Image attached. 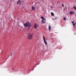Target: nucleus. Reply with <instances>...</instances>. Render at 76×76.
Segmentation results:
<instances>
[{"label": "nucleus", "instance_id": "1", "mask_svg": "<svg viewBox=\"0 0 76 76\" xmlns=\"http://www.w3.org/2000/svg\"><path fill=\"white\" fill-rule=\"evenodd\" d=\"M31 24L29 23V22H27L26 23L24 24V26L26 27H28V28H30L31 27Z\"/></svg>", "mask_w": 76, "mask_h": 76}, {"label": "nucleus", "instance_id": "2", "mask_svg": "<svg viewBox=\"0 0 76 76\" xmlns=\"http://www.w3.org/2000/svg\"><path fill=\"white\" fill-rule=\"evenodd\" d=\"M33 36V34H29L28 35V39H32Z\"/></svg>", "mask_w": 76, "mask_h": 76}, {"label": "nucleus", "instance_id": "3", "mask_svg": "<svg viewBox=\"0 0 76 76\" xmlns=\"http://www.w3.org/2000/svg\"><path fill=\"white\" fill-rule=\"evenodd\" d=\"M43 39L45 44L46 45H47V42H46V40H45V37H43Z\"/></svg>", "mask_w": 76, "mask_h": 76}, {"label": "nucleus", "instance_id": "4", "mask_svg": "<svg viewBox=\"0 0 76 76\" xmlns=\"http://www.w3.org/2000/svg\"><path fill=\"white\" fill-rule=\"evenodd\" d=\"M17 4H18L19 5H20V4H21V1H20V0H18L17 1Z\"/></svg>", "mask_w": 76, "mask_h": 76}, {"label": "nucleus", "instance_id": "5", "mask_svg": "<svg viewBox=\"0 0 76 76\" xmlns=\"http://www.w3.org/2000/svg\"><path fill=\"white\" fill-rule=\"evenodd\" d=\"M38 24H35L34 27L35 29H37V27H38Z\"/></svg>", "mask_w": 76, "mask_h": 76}, {"label": "nucleus", "instance_id": "6", "mask_svg": "<svg viewBox=\"0 0 76 76\" xmlns=\"http://www.w3.org/2000/svg\"><path fill=\"white\" fill-rule=\"evenodd\" d=\"M70 15H73L75 13V12L74 11H71L69 13Z\"/></svg>", "mask_w": 76, "mask_h": 76}, {"label": "nucleus", "instance_id": "7", "mask_svg": "<svg viewBox=\"0 0 76 76\" xmlns=\"http://www.w3.org/2000/svg\"><path fill=\"white\" fill-rule=\"evenodd\" d=\"M72 23L73 26H75L76 25V23H75V22L74 21H72Z\"/></svg>", "mask_w": 76, "mask_h": 76}, {"label": "nucleus", "instance_id": "8", "mask_svg": "<svg viewBox=\"0 0 76 76\" xmlns=\"http://www.w3.org/2000/svg\"><path fill=\"white\" fill-rule=\"evenodd\" d=\"M31 9L32 10H33V11H34V10H35V7H31Z\"/></svg>", "mask_w": 76, "mask_h": 76}, {"label": "nucleus", "instance_id": "9", "mask_svg": "<svg viewBox=\"0 0 76 76\" xmlns=\"http://www.w3.org/2000/svg\"><path fill=\"white\" fill-rule=\"evenodd\" d=\"M41 23H42L44 24L45 23V22L44 20H42V21L41 22Z\"/></svg>", "mask_w": 76, "mask_h": 76}, {"label": "nucleus", "instance_id": "10", "mask_svg": "<svg viewBox=\"0 0 76 76\" xmlns=\"http://www.w3.org/2000/svg\"><path fill=\"white\" fill-rule=\"evenodd\" d=\"M10 56H11V57H12V56H13V53L12 52L11 53Z\"/></svg>", "mask_w": 76, "mask_h": 76}, {"label": "nucleus", "instance_id": "11", "mask_svg": "<svg viewBox=\"0 0 76 76\" xmlns=\"http://www.w3.org/2000/svg\"><path fill=\"white\" fill-rule=\"evenodd\" d=\"M49 30H51V27L50 26H49Z\"/></svg>", "mask_w": 76, "mask_h": 76}, {"label": "nucleus", "instance_id": "12", "mask_svg": "<svg viewBox=\"0 0 76 76\" xmlns=\"http://www.w3.org/2000/svg\"><path fill=\"white\" fill-rule=\"evenodd\" d=\"M73 8L74 10H76V7L74 6L73 7Z\"/></svg>", "mask_w": 76, "mask_h": 76}, {"label": "nucleus", "instance_id": "13", "mask_svg": "<svg viewBox=\"0 0 76 76\" xmlns=\"http://www.w3.org/2000/svg\"><path fill=\"white\" fill-rule=\"evenodd\" d=\"M51 14L53 15L54 16V13L53 12H51Z\"/></svg>", "mask_w": 76, "mask_h": 76}, {"label": "nucleus", "instance_id": "14", "mask_svg": "<svg viewBox=\"0 0 76 76\" xmlns=\"http://www.w3.org/2000/svg\"><path fill=\"white\" fill-rule=\"evenodd\" d=\"M41 19H45V18H44L43 17H41Z\"/></svg>", "mask_w": 76, "mask_h": 76}, {"label": "nucleus", "instance_id": "15", "mask_svg": "<svg viewBox=\"0 0 76 76\" xmlns=\"http://www.w3.org/2000/svg\"><path fill=\"white\" fill-rule=\"evenodd\" d=\"M64 20H66V18H64Z\"/></svg>", "mask_w": 76, "mask_h": 76}, {"label": "nucleus", "instance_id": "16", "mask_svg": "<svg viewBox=\"0 0 76 76\" xmlns=\"http://www.w3.org/2000/svg\"><path fill=\"white\" fill-rule=\"evenodd\" d=\"M55 19H57V17H56L55 18Z\"/></svg>", "mask_w": 76, "mask_h": 76}, {"label": "nucleus", "instance_id": "17", "mask_svg": "<svg viewBox=\"0 0 76 76\" xmlns=\"http://www.w3.org/2000/svg\"><path fill=\"white\" fill-rule=\"evenodd\" d=\"M62 7H64V4H62Z\"/></svg>", "mask_w": 76, "mask_h": 76}, {"label": "nucleus", "instance_id": "18", "mask_svg": "<svg viewBox=\"0 0 76 76\" xmlns=\"http://www.w3.org/2000/svg\"><path fill=\"white\" fill-rule=\"evenodd\" d=\"M50 7L52 9H53V7L52 6H50Z\"/></svg>", "mask_w": 76, "mask_h": 76}, {"label": "nucleus", "instance_id": "19", "mask_svg": "<svg viewBox=\"0 0 76 76\" xmlns=\"http://www.w3.org/2000/svg\"><path fill=\"white\" fill-rule=\"evenodd\" d=\"M57 2V3H60V2Z\"/></svg>", "mask_w": 76, "mask_h": 76}, {"label": "nucleus", "instance_id": "20", "mask_svg": "<svg viewBox=\"0 0 76 76\" xmlns=\"http://www.w3.org/2000/svg\"><path fill=\"white\" fill-rule=\"evenodd\" d=\"M44 20H45V21H46V20H45V19H44Z\"/></svg>", "mask_w": 76, "mask_h": 76}, {"label": "nucleus", "instance_id": "21", "mask_svg": "<svg viewBox=\"0 0 76 76\" xmlns=\"http://www.w3.org/2000/svg\"><path fill=\"white\" fill-rule=\"evenodd\" d=\"M12 70H14V69L13 68H12Z\"/></svg>", "mask_w": 76, "mask_h": 76}]
</instances>
